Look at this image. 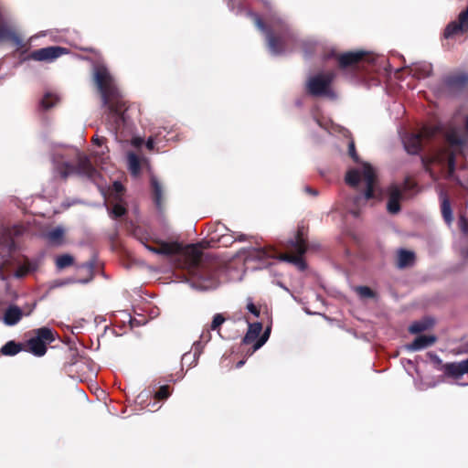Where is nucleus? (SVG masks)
Wrapping results in <instances>:
<instances>
[{"label": "nucleus", "instance_id": "nucleus-9", "mask_svg": "<svg viewBox=\"0 0 468 468\" xmlns=\"http://www.w3.org/2000/svg\"><path fill=\"white\" fill-rule=\"evenodd\" d=\"M56 338V332L48 327H40L34 330V336L25 344V350L36 356H43L47 352V345Z\"/></svg>", "mask_w": 468, "mask_h": 468}, {"label": "nucleus", "instance_id": "nucleus-4", "mask_svg": "<svg viewBox=\"0 0 468 468\" xmlns=\"http://www.w3.org/2000/svg\"><path fill=\"white\" fill-rule=\"evenodd\" d=\"M249 15L253 19L258 29L265 34L270 51L273 55L283 53L288 41L292 37L288 25L280 18L273 19L267 25L258 14L249 13Z\"/></svg>", "mask_w": 468, "mask_h": 468}, {"label": "nucleus", "instance_id": "nucleus-7", "mask_svg": "<svg viewBox=\"0 0 468 468\" xmlns=\"http://www.w3.org/2000/svg\"><path fill=\"white\" fill-rule=\"evenodd\" d=\"M468 91V72L456 70L445 74L438 86V92L448 97H459Z\"/></svg>", "mask_w": 468, "mask_h": 468}, {"label": "nucleus", "instance_id": "nucleus-20", "mask_svg": "<svg viewBox=\"0 0 468 468\" xmlns=\"http://www.w3.org/2000/svg\"><path fill=\"white\" fill-rule=\"evenodd\" d=\"M262 331V324L260 322L249 324V328L242 339V345L249 346L254 345V343L260 338V335Z\"/></svg>", "mask_w": 468, "mask_h": 468}, {"label": "nucleus", "instance_id": "nucleus-17", "mask_svg": "<svg viewBox=\"0 0 468 468\" xmlns=\"http://www.w3.org/2000/svg\"><path fill=\"white\" fill-rule=\"evenodd\" d=\"M221 228L226 232L221 233L220 227L218 226L217 229L209 234L210 241L217 242L218 246L221 247H229L235 242V232L230 231L223 225L221 226Z\"/></svg>", "mask_w": 468, "mask_h": 468}, {"label": "nucleus", "instance_id": "nucleus-26", "mask_svg": "<svg viewBox=\"0 0 468 468\" xmlns=\"http://www.w3.org/2000/svg\"><path fill=\"white\" fill-rule=\"evenodd\" d=\"M152 192H153V199L155 206L158 208H161L163 204V189L162 186L158 182L156 178L151 179Z\"/></svg>", "mask_w": 468, "mask_h": 468}, {"label": "nucleus", "instance_id": "nucleus-11", "mask_svg": "<svg viewBox=\"0 0 468 468\" xmlns=\"http://www.w3.org/2000/svg\"><path fill=\"white\" fill-rule=\"evenodd\" d=\"M367 54L364 51H349L337 55L336 59L338 68L344 71L356 73L360 68H364L366 64H370L367 59Z\"/></svg>", "mask_w": 468, "mask_h": 468}, {"label": "nucleus", "instance_id": "nucleus-41", "mask_svg": "<svg viewBox=\"0 0 468 468\" xmlns=\"http://www.w3.org/2000/svg\"><path fill=\"white\" fill-rule=\"evenodd\" d=\"M130 167L133 172L136 173L139 170V160L134 154L129 156Z\"/></svg>", "mask_w": 468, "mask_h": 468}, {"label": "nucleus", "instance_id": "nucleus-32", "mask_svg": "<svg viewBox=\"0 0 468 468\" xmlns=\"http://www.w3.org/2000/svg\"><path fill=\"white\" fill-rule=\"evenodd\" d=\"M441 214L447 223H451L452 220V212L451 204L448 198H444L441 206Z\"/></svg>", "mask_w": 468, "mask_h": 468}, {"label": "nucleus", "instance_id": "nucleus-52", "mask_svg": "<svg viewBox=\"0 0 468 468\" xmlns=\"http://www.w3.org/2000/svg\"><path fill=\"white\" fill-rule=\"evenodd\" d=\"M83 50L89 51V52H93V48H83Z\"/></svg>", "mask_w": 468, "mask_h": 468}, {"label": "nucleus", "instance_id": "nucleus-33", "mask_svg": "<svg viewBox=\"0 0 468 468\" xmlns=\"http://www.w3.org/2000/svg\"><path fill=\"white\" fill-rule=\"evenodd\" d=\"M430 326H431V324L428 321L414 322L409 327V331L411 334H420V333L427 330Z\"/></svg>", "mask_w": 468, "mask_h": 468}, {"label": "nucleus", "instance_id": "nucleus-22", "mask_svg": "<svg viewBox=\"0 0 468 468\" xmlns=\"http://www.w3.org/2000/svg\"><path fill=\"white\" fill-rule=\"evenodd\" d=\"M80 268L84 269L86 271V272H87L86 277L80 278L78 280L68 279L66 282H62V284H69V283H73V282H80L82 284H86V283L90 282V281H92L94 278V268H95L94 262L91 261L85 262L80 266Z\"/></svg>", "mask_w": 468, "mask_h": 468}, {"label": "nucleus", "instance_id": "nucleus-5", "mask_svg": "<svg viewBox=\"0 0 468 468\" xmlns=\"http://www.w3.org/2000/svg\"><path fill=\"white\" fill-rule=\"evenodd\" d=\"M447 145L436 151L431 161L441 165H447L448 175L454 174L456 169V155L461 152L459 149L465 144V139L461 137L455 129H452L445 134Z\"/></svg>", "mask_w": 468, "mask_h": 468}, {"label": "nucleus", "instance_id": "nucleus-51", "mask_svg": "<svg viewBox=\"0 0 468 468\" xmlns=\"http://www.w3.org/2000/svg\"><path fill=\"white\" fill-rule=\"evenodd\" d=\"M428 68H429V69H427V74H426V76H430V72H431V66H429Z\"/></svg>", "mask_w": 468, "mask_h": 468}, {"label": "nucleus", "instance_id": "nucleus-6", "mask_svg": "<svg viewBox=\"0 0 468 468\" xmlns=\"http://www.w3.org/2000/svg\"><path fill=\"white\" fill-rule=\"evenodd\" d=\"M336 78L335 70L319 72L311 76L305 84L306 92L313 97L335 98L332 84Z\"/></svg>", "mask_w": 468, "mask_h": 468}, {"label": "nucleus", "instance_id": "nucleus-24", "mask_svg": "<svg viewBox=\"0 0 468 468\" xmlns=\"http://www.w3.org/2000/svg\"><path fill=\"white\" fill-rule=\"evenodd\" d=\"M46 239L51 245H61L64 239V229L61 227H57L51 229L46 234Z\"/></svg>", "mask_w": 468, "mask_h": 468}, {"label": "nucleus", "instance_id": "nucleus-44", "mask_svg": "<svg viewBox=\"0 0 468 468\" xmlns=\"http://www.w3.org/2000/svg\"><path fill=\"white\" fill-rule=\"evenodd\" d=\"M105 141L106 139L104 137L94 136L92 138V142L98 146L102 145Z\"/></svg>", "mask_w": 468, "mask_h": 468}, {"label": "nucleus", "instance_id": "nucleus-36", "mask_svg": "<svg viewBox=\"0 0 468 468\" xmlns=\"http://www.w3.org/2000/svg\"><path fill=\"white\" fill-rule=\"evenodd\" d=\"M356 292L362 298H373L375 296L374 291L367 286H357Z\"/></svg>", "mask_w": 468, "mask_h": 468}, {"label": "nucleus", "instance_id": "nucleus-25", "mask_svg": "<svg viewBox=\"0 0 468 468\" xmlns=\"http://www.w3.org/2000/svg\"><path fill=\"white\" fill-rule=\"evenodd\" d=\"M22 350H25V345L22 343H16L14 340L6 342L2 347H1V353L4 356H15L21 352Z\"/></svg>", "mask_w": 468, "mask_h": 468}, {"label": "nucleus", "instance_id": "nucleus-53", "mask_svg": "<svg viewBox=\"0 0 468 468\" xmlns=\"http://www.w3.org/2000/svg\"><path fill=\"white\" fill-rule=\"evenodd\" d=\"M186 356H187V354H185V355L183 356V359H185Z\"/></svg>", "mask_w": 468, "mask_h": 468}, {"label": "nucleus", "instance_id": "nucleus-10", "mask_svg": "<svg viewBox=\"0 0 468 468\" xmlns=\"http://www.w3.org/2000/svg\"><path fill=\"white\" fill-rule=\"evenodd\" d=\"M436 132V128L425 126L418 133L406 134L403 138L406 151L410 154H418L422 150L423 142L431 140Z\"/></svg>", "mask_w": 468, "mask_h": 468}, {"label": "nucleus", "instance_id": "nucleus-35", "mask_svg": "<svg viewBox=\"0 0 468 468\" xmlns=\"http://www.w3.org/2000/svg\"><path fill=\"white\" fill-rule=\"evenodd\" d=\"M170 395V387L168 385H164L161 386L159 389L154 393V399L157 400H164L168 399Z\"/></svg>", "mask_w": 468, "mask_h": 468}, {"label": "nucleus", "instance_id": "nucleus-15", "mask_svg": "<svg viewBox=\"0 0 468 468\" xmlns=\"http://www.w3.org/2000/svg\"><path fill=\"white\" fill-rule=\"evenodd\" d=\"M388 203L387 210L388 213L395 215L398 214L400 209V200L404 197L402 189L398 184H391L387 188Z\"/></svg>", "mask_w": 468, "mask_h": 468}, {"label": "nucleus", "instance_id": "nucleus-18", "mask_svg": "<svg viewBox=\"0 0 468 468\" xmlns=\"http://www.w3.org/2000/svg\"><path fill=\"white\" fill-rule=\"evenodd\" d=\"M362 176L367 184L365 198L369 200L374 197V186L376 183V173L369 164H364Z\"/></svg>", "mask_w": 468, "mask_h": 468}, {"label": "nucleus", "instance_id": "nucleus-8", "mask_svg": "<svg viewBox=\"0 0 468 468\" xmlns=\"http://www.w3.org/2000/svg\"><path fill=\"white\" fill-rule=\"evenodd\" d=\"M56 170L64 180L73 174L86 176L90 179H95L98 175V171L92 165L90 158L82 154H78L77 165H72L69 162H62L56 165Z\"/></svg>", "mask_w": 468, "mask_h": 468}, {"label": "nucleus", "instance_id": "nucleus-13", "mask_svg": "<svg viewBox=\"0 0 468 468\" xmlns=\"http://www.w3.org/2000/svg\"><path fill=\"white\" fill-rule=\"evenodd\" d=\"M466 32H468V5L459 14L456 20L450 22L446 26L443 37L445 38H452Z\"/></svg>", "mask_w": 468, "mask_h": 468}, {"label": "nucleus", "instance_id": "nucleus-2", "mask_svg": "<svg viewBox=\"0 0 468 468\" xmlns=\"http://www.w3.org/2000/svg\"><path fill=\"white\" fill-rule=\"evenodd\" d=\"M133 235L153 253L164 256H182L185 260V267L194 277L204 281L214 278L216 268L207 261V257L203 254L197 245L189 244L184 247L177 241L166 242L152 239L150 234L141 227L134 229Z\"/></svg>", "mask_w": 468, "mask_h": 468}, {"label": "nucleus", "instance_id": "nucleus-39", "mask_svg": "<svg viewBox=\"0 0 468 468\" xmlns=\"http://www.w3.org/2000/svg\"><path fill=\"white\" fill-rule=\"evenodd\" d=\"M125 213L126 208L120 204H115L111 211V214L114 218H121L125 215Z\"/></svg>", "mask_w": 468, "mask_h": 468}, {"label": "nucleus", "instance_id": "nucleus-1", "mask_svg": "<svg viewBox=\"0 0 468 468\" xmlns=\"http://www.w3.org/2000/svg\"><path fill=\"white\" fill-rule=\"evenodd\" d=\"M94 80L101 94L105 112V124L118 142H128L134 130L132 119L133 105L121 93L112 77L103 65H99L94 70Z\"/></svg>", "mask_w": 468, "mask_h": 468}, {"label": "nucleus", "instance_id": "nucleus-14", "mask_svg": "<svg viewBox=\"0 0 468 468\" xmlns=\"http://www.w3.org/2000/svg\"><path fill=\"white\" fill-rule=\"evenodd\" d=\"M66 53V48L51 46L33 50L27 56V59H32L36 61H52Z\"/></svg>", "mask_w": 468, "mask_h": 468}, {"label": "nucleus", "instance_id": "nucleus-21", "mask_svg": "<svg viewBox=\"0 0 468 468\" xmlns=\"http://www.w3.org/2000/svg\"><path fill=\"white\" fill-rule=\"evenodd\" d=\"M435 342L436 337L434 335H422L417 336L413 342L408 345L407 348L410 351H418L432 346Z\"/></svg>", "mask_w": 468, "mask_h": 468}, {"label": "nucleus", "instance_id": "nucleus-48", "mask_svg": "<svg viewBox=\"0 0 468 468\" xmlns=\"http://www.w3.org/2000/svg\"><path fill=\"white\" fill-rule=\"evenodd\" d=\"M114 186L117 191H119L122 188V186L120 183H114Z\"/></svg>", "mask_w": 468, "mask_h": 468}, {"label": "nucleus", "instance_id": "nucleus-47", "mask_svg": "<svg viewBox=\"0 0 468 468\" xmlns=\"http://www.w3.org/2000/svg\"><path fill=\"white\" fill-rule=\"evenodd\" d=\"M304 192H306L307 194H310L314 197H316L318 195V191L314 188H312L311 186H305Z\"/></svg>", "mask_w": 468, "mask_h": 468}, {"label": "nucleus", "instance_id": "nucleus-50", "mask_svg": "<svg viewBox=\"0 0 468 468\" xmlns=\"http://www.w3.org/2000/svg\"><path fill=\"white\" fill-rule=\"evenodd\" d=\"M465 131L468 133V116L465 119Z\"/></svg>", "mask_w": 468, "mask_h": 468}, {"label": "nucleus", "instance_id": "nucleus-38", "mask_svg": "<svg viewBox=\"0 0 468 468\" xmlns=\"http://www.w3.org/2000/svg\"><path fill=\"white\" fill-rule=\"evenodd\" d=\"M225 317L221 314H217L214 315L211 324L209 326L210 330H218L219 326L225 322Z\"/></svg>", "mask_w": 468, "mask_h": 468}, {"label": "nucleus", "instance_id": "nucleus-27", "mask_svg": "<svg viewBox=\"0 0 468 468\" xmlns=\"http://www.w3.org/2000/svg\"><path fill=\"white\" fill-rule=\"evenodd\" d=\"M211 338L210 335V329H207L206 331H203L200 335V341H197L193 345V351H194V356L198 357L200 353L202 352V342L207 343Z\"/></svg>", "mask_w": 468, "mask_h": 468}, {"label": "nucleus", "instance_id": "nucleus-40", "mask_svg": "<svg viewBox=\"0 0 468 468\" xmlns=\"http://www.w3.org/2000/svg\"><path fill=\"white\" fill-rule=\"evenodd\" d=\"M348 154H349L350 157L354 160V162H356V163L359 162V157L356 151V146H355L354 142H350L348 144Z\"/></svg>", "mask_w": 468, "mask_h": 468}, {"label": "nucleus", "instance_id": "nucleus-16", "mask_svg": "<svg viewBox=\"0 0 468 468\" xmlns=\"http://www.w3.org/2000/svg\"><path fill=\"white\" fill-rule=\"evenodd\" d=\"M444 374L453 379H460L464 374H468V358L460 362L446 363L443 366Z\"/></svg>", "mask_w": 468, "mask_h": 468}, {"label": "nucleus", "instance_id": "nucleus-30", "mask_svg": "<svg viewBox=\"0 0 468 468\" xmlns=\"http://www.w3.org/2000/svg\"><path fill=\"white\" fill-rule=\"evenodd\" d=\"M360 172L356 169L349 170L346 175V182L347 185L356 187L360 181Z\"/></svg>", "mask_w": 468, "mask_h": 468}, {"label": "nucleus", "instance_id": "nucleus-29", "mask_svg": "<svg viewBox=\"0 0 468 468\" xmlns=\"http://www.w3.org/2000/svg\"><path fill=\"white\" fill-rule=\"evenodd\" d=\"M74 263V258L69 254H62L57 257L56 266L58 269L62 270L71 266Z\"/></svg>", "mask_w": 468, "mask_h": 468}, {"label": "nucleus", "instance_id": "nucleus-46", "mask_svg": "<svg viewBox=\"0 0 468 468\" xmlns=\"http://www.w3.org/2000/svg\"><path fill=\"white\" fill-rule=\"evenodd\" d=\"M146 148L150 151L154 148V139L152 136H150L146 141Z\"/></svg>", "mask_w": 468, "mask_h": 468}, {"label": "nucleus", "instance_id": "nucleus-42", "mask_svg": "<svg viewBox=\"0 0 468 468\" xmlns=\"http://www.w3.org/2000/svg\"><path fill=\"white\" fill-rule=\"evenodd\" d=\"M248 311L252 314L255 317H259L261 314V309L257 305H255L252 302H249L247 303Z\"/></svg>", "mask_w": 468, "mask_h": 468}, {"label": "nucleus", "instance_id": "nucleus-45", "mask_svg": "<svg viewBox=\"0 0 468 468\" xmlns=\"http://www.w3.org/2000/svg\"><path fill=\"white\" fill-rule=\"evenodd\" d=\"M248 239V236L245 234L235 233V241L244 242Z\"/></svg>", "mask_w": 468, "mask_h": 468}, {"label": "nucleus", "instance_id": "nucleus-43", "mask_svg": "<svg viewBox=\"0 0 468 468\" xmlns=\"http://www.w3.org/2000/svg\"><path fill=\"white\" fill-rule=\"evenodd\" d=\"M144 144V139L141 137H133L132 138V144L134 147H140Z\"/></svg>", "mask_w": 468, "mask_h": 468}, {"label": "nucleus", "instance_id": "nucleus-3", "mask_svg": "<svg viewBox=\"0 0 468 468\" xmlns=\"http://www.w3.org/2000/svg\"><path fill=\"white\" fill-rule=\"evenodd\" d=\"M285 252H279L275 248L269 246L257 250L256 257L264 259H279L292 263L299 270L304 271L307 267L303 255L307 251V229L304 226H298L297 231L292 239H288L283 245Z\"/></svg>", "mask_w": 468, "mask_h": 468}, {"label": "nucleus", "instance_id": "nucleus-31", "mask_svg": "<svg viewBox=\"0 0 468 468\" xmlns=\"http://www.w3.org/2000/svg\"><path fill=\"white\" fill-rule=\"evenodd\" d=\"M271 334V328L268 327L265 332L260 336V338L254 343L252 347L248 350V353L250 355L253 354L255 351H257L259 348H261L269 339Z\"/></svg>", "mask_w": 468, "mask_h": 468}, {"label": "nucleus", "instance_id": "nucleus-28", "mask_svg": "<svg viewBox=\"0 0 468 468\" xmlns=\"http://www.w3.org/2000/svg\"><path fill=\"white\" fill-rule=\"evenodd\" d=\"M59 99L57 95L47 92L40 101V106L44 110H49L58 102Z\"/></svg>", "mask_w": 468, "mask_h": 468}, {"label": "nucleus", "instance_id": "nucleus-23", "mask_svg": "<svg viewBox=\"0 0 468 468\" xmlns=\"http://www.w3.org/2000/svg\"><path fill=\"white\" fill-rule=\"evenodd\" d=\"M415 261V254L410 250L400 249L398 252V267L400 269L411 266Z\"/></svg>", "mask_w": 468, "mask_h": 468}, {"label": "nucleus", "instance_id": "nucleus-37", "mask_svg": "<svg viewBox=\"0 0 468 468\" xmlns=\"http://www.w3.org/2000/svg\"><path fill=\"white\" fill-rule=\"evenodd\" d=\"M400 187L404 194L408 191L414 190L417 187V183L413 181L410 176H406Z\"/></svg>", "mask_w": 468, "mask_h": 468}, {"label": "nucleus", "instance_id": "nucleus-19", "mask_svg": "<svg viewBox=\"0 0 468 468\" xmlns=\"http://www.w3.org/2000/svg\"><path fill=\"white\" fill-rule=\"evenodd\" d=\"M23 311L17 305L12 304L4 313L3 321L6 325L16 324L23 317Z\"/></svg>", "mask_w": 468, "mask_h": 468}, {"label": "nucleus", "instance_id": "nucleus-34", "mask_svg": "<svg viewBox=\"0 0 468 468\" xmlns=\"http://www.w3.org/2000/svg\"><path fill=\"white\" fill-rule=\"evenodd\" d=\"M31 270H32L31 263L29 262L28 260H27L23 264L18 266V268L16 269V271L15 272V276L16 278H23L27 274H28L31 271Z\"/></svg>", "mask_w": 468, "mask_h": 468}, {"label": "nucleus", "instance_id": "nucleus-49", "mask_svg": "<svg viewBox=\"0 0 468 468\" xmlns=\"http://www.w3.org/2000/svg\"><path fill=\"white\" fill-rule=\"evenodd\" d=\"M244 363H245V361H244V360H240V361H239V362L237 363V367H240L241 366H243V365H244Z\"/></svg>", "mask_w": 468, "mask_h": 468}, {"label": "nucleus", "instance_id": "nucleus-12", "mask_svg": "<svg viewBox=\"0 0 468 468\" xmlns=\"http://www.w3.org/2000/svg\"><path fill=\"white\" fill-rule=\"evenodd\" d=\"M11 41L18 48L24 47L21 37L14 30L11 26L7 13L0 5V42Z\"/></svg>", "mask_w": 468, "mask_h": 468}]
</instances>
